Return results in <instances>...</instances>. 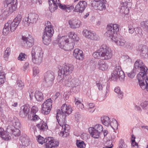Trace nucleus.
I'll return each instance as SVG.
<instances>
[{"label": "nucleus", "mask_w": 148, "mask_h": 148, "mask_svg": "<svg viewBox=\"0 0 148 148\" xmlns=\"http://www.w3.org/2000/svg\"><path fill=\"white\" fill-rule=\"evenodd\" d=\"M72 110L71 106L64 104L61 107V110H57L56 118L58 124L62 128V131L59 133V135L65 137L69 136L68 131L70 129V127L66 123V117L67 115L71 114Z\"/></svg>", "instance_id": "obj_1"}, {"label": "nucleus", "mask_w": 148, "mask_h": 148, "mask_svg": "<svg viewBox=\"0 0 148 148\" xmlns=\"http://www.w3.org/2000/svg\"><path fill=\"white\" fill-rule=\"evenodd\" d=\"M45 27L43 33L42 41L43 43L48 45L51 42V38L54 33L53 27L51 25V23L47 21L45 23Z\"/></svg>", "instance_id": "obj_2"}, {"label": "nucleus", "mask_w": 148, "mask_h": 148, "mask_svg": "<svg viewBox=\"0 0 148 148\" xmlns=\"http://www.w3.org/2000/svg\"><path fill=\"white\" fill-rule=\"evenodd\" d=\"M22 16L21 14H18L14 19L13 21L10 23V21L6 23L3 29V34L6 35L9 32V27L10 30L11 32L14 31L21 22Z\"/></svg>", "instance_id": "obj_3"}, {"label": "nucleus", "mask_w": 148, "mask_h": 148, "mask_svg": "<svg viewBox=\"0 0 148 148\" xmlns=\"http://www.w3.org/2000/svg\"><path fill=\"white\" fill-rule=\"evenodd\" d=\"M57 42L59 47L65 50L70 51L73 49L74 43H71L67 36H58Z\"/></svg>", "instance_id": "obj_4"}, {"label": "nucleus", "mask_w": 148, "mask_h": 148, "mask_svg": "<svg viewBox=\"0 0 148 148\" xmlns=\"http://www.w3.org/2000/svg\"><path fill=\"white\" fill-rule=\"evenodd\" d=\"M107 31L105 33V36L108 37L113 41L114 38H116L114 36L119 31V26L116 24H110L107 25Z\"/></svg>", "instance_id": "obj_5"}, {"label": "nucleus", "mask_w": 148, "mask_h": 148, "mask_svg": "<svg viewBox=\"0 0 148 148\" xmlns=\"http://www.w3.org/2000/svg\"><path fill=\"white\" fill-rule=\"evenodd\" d=\"M102 126L100 124H97L93 127L89 128L88 131L91 136L95 138H99L103 131Z\"/></svg>", "instance_id": "obj_6"}, {"label": "nucleus", "mask_w": 148, "mask_h": 148, "mask_svg": "<svg viewBox=\"0 0 148 148\" xmlns=\"http://www.w3.org/2000/svg\"><path fill=\"white\" fill-rule=\"evenodd\" d=\"M137 77L140 88L143 90L146 89L148 92V74H144L140 73L138 74Z\"/></svg>", "instance_id": "obj_7"}, {"label": "nucleus", "mask_w": 148, "mask_h": 148, "mask_svg": "<svg viewBox=\"0 0 148 148\" xmlns=\"http://www.w3.org/2000/svg\"><path fill=\"white\" fill-rule=\"evenodd\" d=\"M125 77L124 72L122 70L120 66H118L115 67L112 73L111 79L114 81L119 79L121 81L123 80Z\"/></svg>", "instance_id": "obj_8"}, {"label": "nucleus", "mask_w": 148, "mask_h": 148, "mask_svg": "<svg viewBox=\"0 0 148 148\" xmlns=\"http://www.w3.org/2000/svg\"><path fill=\"white\" fill-rule=\"evenodd\" d=\"M101 58L102 60H107L110 59L112 56L111 49L106 45H103L101 47Z\"/></svg>", "instance_id": "obj_9"}, {"label": "nucleus", "mask_w": 148, "mask_h": 148, "mask_svg": "<svg viewBox=\"0 0 148 148\" xmlns=\"http://www.w3.org/2000/svg\"><path fill=\"white\" fill-rule=\"evenodd\" d=\"M52 106V100L51 98L46 100L42 105L41 112L45 114H47L50 112Z\"/></svg>", "instance_id": "obj_10"}, {"label": "nucleus", "mask_w": 148, "mask_h": 148, "mask_svg": "<svg viewBox=\"0 0 148 148\" xmlns=\"http://www.w3.org/2000/svg\"><path fill=\"white\" fill-rule=\"evenodd\" d=\"M74 69L73 66L71 64H64L62 68L58 72L63 75L66 76L71 73Z\"/></svg>", "instance_id": "obj_11"}, {"label": "nucleus", "mask_w": 148, "mask_h": 148, "mask_svg": "<svg viewBox=\"0 0 148 148\" xmlns=\"http://www.w3.org/2000/svg\"><path fill=\"white\" fill-rule=\"evenodd\" d=\"M82 34L86 38L92 40H98L99 39V36L94 32L90 30L84 29L82 32Z\"/></svg>", "instance_id": "obj_12"}, {"label": "nucleus", "mask_w": 148, "mask_h": 148, "mask_svg": "<svg viewBox=\"0 0 148 148\" xmlns=\"http://www.w3.org/2000/svg\"><path fill=\"white\" fill-rule=\"evenodd\" d=\"M17 0H5L4 6L5 8L8 7L10 12H13L17 9Z\"/></svg>", "instance_id": "obj_13"}, {"label": "nucleus", "mask_w": 148, "mask_h": 148, "mask_svg": "<svg viewBox=\"0 0 148 148\" xmlns=\"http://www.w3.org/2000/svg\"><path fill=\"white\" fill-rule=\"evenodd\" d=\"M38 109L37 107L35 106H33L30 113L29 114L28 116V119L29 120H32V121H41V120L39 117L36 114V113L38 111Z\"/></svg>", "instance_id": "obj_14"}, {"label": "nucleus", "mask_w": 148, "mask_h": 148, "mask_svg": "<svg viewBox=\"0 0 148 148\" xmlns=\"http://www.w3.org/2000/svg\"><path fill=\"white\" fill-rule=\"evenodd\" d=\"M46 140L45 146L46 148H55L59 145V142L54 139L53 138L48 137Z\"/></svg>", "instance_id": "obj_15"}, {"label": "nucleus", "mask_w": 148, "mask_h": 148, "mask_svg": "<svg viewBox=\"0 0 148 148\" xmlns=\"http://www.w3.org/2000/svg\"><path fill=\"white\" fill-rule=\"evenodd\" d=\"M131 3L127 2V1L125 0H122L121 4V7L120 8V12L125 14H127L129 12L130 7L129 5H130Z\"/></svg>", "instance_id": "obj_16"}, {"label": "nucleus", "mask_w": 148, "mask_h": 148, "mask_svg": "<svg viewBox=\"0 0 148 148\" xmlns=\"http://www.w3.org/2000/svg\"><path fill=\"white\" fill-rule=\"evenodd\" d=\"M134 67L136 69H137L140 71H141L138 74L140 73H142L144 74H148L147 73V68L143 64L141 60H138L136 61L135 63Z\"/></svg>", "instance_id": "obj_17"}, {"label": "nucleus", "mask_w": 148, "mask_h": 148, "mask_svg": "<svg viewBox=\"0 0 148 148\" xmlns=\"http://www.w3.org/2000/svg\"><path fill=\"white\" fill-rule=\"evenodd\" d=\"M136 49L140 52L141 57L145 58L148 57V48L147 46L143 45H139L136 47Z\"/></svg>", "instance_id": "obj_18"}, {"label": "nucleus", "mask_w": 148, "mask_h": 148, "mask_svg": "<svg viewBox=\"0 0 148 148\" xmlns=\"http://www.w3.org/2000/svg\"><path fill=\"white\" fill-rule=\"evenodd\" d=\"M87 6V3L85 1H80L75 6L74 11L79 13L83 12Z\"/></svg>", "instance_id": "obj_19"}, {"label": "nucleus", "mask_w": 148, "mask_h": 148, "mask_svg": "<svg viewBox=\"0 0 148 148\" xmlns=\"http://www.w3.org/2000/svg\"><path fill=\"white\" fill-rule=\"evenodd\" d=\"M38 15L35 13H30L28 14L27 17L25 18V19L27 22V25L30 23H36L38 18Z\"/></svg>", "instance_id": "obj_20"}, {"label": "nucleus", "mask_w": 148, "mask_h": 148, "mask_svg": "<svg viewBox=\"0 0 148 148\" xmlns=\"http://www.w3.org/2000/svg\"><path fill=\"white\" fill-rule=\"evenodd\" d=\"M69 24L71 28L76 29L82 25L81 21L77 19L73 18L69 21Z\"/></svg>", "instance_id": "obj_21"}, {"label": "nucleus", "mask_w": 148, "mask_h": 148, "mask_svg": "<svg viewBox=\"0 0 148 148\" xmlns=\"http://www.w3.org/2000/svg\"><path fill=\"white\" fill-rule=\"evenodd\" d=\"M49 5V8L51 12H53L56 10L58 6H61V4L60 3L59 0H48Z\"/></svg>", "instance_id": "obj_22"}, {"label": "nucleus", "mask_w": 148, "mask_h": 148, "mask_svg": "<svg viewBox=\"0 0 148 148\" xmlns=\"http://www.w3.org/2000/svg\"><path fill=\"white\" fill-rule=\"evenodd\" d=\"M44 79L46 83H51L54 79V73L51 71L46 72L44 75Z\"/></svg>", "instance_id": "obj_23"}, {"label": "nucleus", "mask_w": 148, "mask_h": 148, "mask_svg": "<svg viewBox=\"0 0 148 148\" xmlns=\"http://www.w3.org/2000/svg\"><path fill=\"white\" fill-rule=\"evenodd\" d=\"M30 107L28 105H25L22 106L19 112L20 116L22 117H26L27 114L29 113Z\"/></svg>", "instance_id": "obj_24"}, {"label": "nucleus", "mask_w": 148, "mask_h": 148, "mask_svg": "<svg viewBox=\"0 0 148 148\" xmlns=\"http://www.w3.org/2000/svg\"><path fill=\"white\" fill-rule=\"evenodd\" d=\"M43 56V53L32 56V62L35 64H40L42 61Z\"/></svg>", "instance_id": "obj_25"}, {"label": "nucleus", "mask_w": 148, "mask_h": 148, "mask_svg": "<svg viewBox=\"0 0 148 148\" xmlns=\"http://www.w3.org/2000/svg\"><path fill=\"white\" fill-rule=\"evenodd\" d=\"M73 55L74 57L77 59L81 60L83 59L84 56L83 51L78 49H76L74 50Z\"/></svg>", "instance_id": "obj_26"}, {"label": "nucleus", "mask_w": 148, "mask_h": 148, "mask_svg": "<svg viewBox=\"0 0 148 148\" xmlns=\"http://www.w3.org/2000/svg\"><path fill=\"white\" fill-rule=\"evenodd\" d=\"M97 66L99 69L102 71H105L108 68V66L107 63L102 60H100L98 61Z\"/></svg>", "instance_id": "obj_27"}, {"label": "nucleus", "mask_w": 148, "mask_h": 148, "mask_svg": "<svg viewBox=\"0 0 148 148\" xmlns=\"http://www.w3.org/2000/svg\"><path fill=\"white\" fill-rule=\"evenodd\" d=\"M22 39L24 41L26 42L28 48H30L32 47L34 44V40L33 37L31 36H29L27 37L23 36Z\"/></svg>", "instance_id": "obj_28"}, {"label": "nucleus", "mask_w": 148, "mask_h": 148, "mask_svg": "<svg viewBox=\"0 0 148 148\" xmlns=\"http://www.w3.org/2000/svg\"><path fill=\"white\" fill-rule=\"evenodd\" d=\"M69 39L71 43H74L75 41H78L79 38L77 34L73 32H71L68 33Z\"/></svg>", "instance_id": "obj_29"}, {"label": "nucleus", "mask_w": 148, "mask_h": 148, "mask_svg": "<svg viewBox=\"0 0 148 148\" xmlns=\"http://www.w3.org/2000/svg\"><path fill=\"white\" fill-rule=\"evenodd\" d=\"M113 41L117 45L121 47H123L125 45V40L121 37L120 38L116 37V38H114Z\"/></svg>", "instance_id": "obj_30"}, {"label": "nucleus", "mask_w": 148, "mask_h": 148, "mask_svg": "<svg viewBox=\"0 0 148 148\" xmlns=\"http://www.w3.org/2000/svg\"><path fill=\"white\" fill-rule=\"evenodd\" d=\"M20 140L21 141L22 145L24 146H27L30 144L29 138L26 135L21 136Z\"/></svg>", "instance_id": "obj_31"}, {"label": "nucleus", "mask_w": 148, "mask_h": 148, "mask_svg": "<svg viewBox=\"0 0 148 148\" xmlns=\"http://www.w3.org/2000/svg\"><path fill=\"white\" fill-rule=\"evenodd\" d=\"M101 121L103 125L106 126H109L111 124L110 118L107 116H104L101 118Z\"/></svg>", "instance_id": "obj_32"}, {"label": "nucleus", "mask_w": 148, "mask_h": 148, "mask_svg": "<svg viewBox=\"0 0 148 148\" xmlns=\"http://www.w3.org/2000/svg\"><path fill=\"white\" fill-rule=\"evenodd\" d=\"M34 95L37 101L40 102L43 100L44 96L41 92L39 91H36L34 93Z\"/></svg>", "instance_id": "obj_33"}, {"label": "nucleus", "mask_w": 148, "mask_h": 148, "mask_svg": "<svg viewBox=\"0 0 148 148\" xmlns=\"http://www.w3.org/2000/svg\"><path fill=\"white\" fill-rule=\"evenodd\" d=\"M40 53H43L41 51V48L37 46H34L32 49V56L39 55Z\"/></svg>", "instance_id": "obj_34"}, {"label": "nucleus", "mask_w": 148, "mask_h": 148, "mask_svg": "<svg viewBox=\"0 0 148 148\" xmlns=\"http://www.w3.org/2000/svg\"><path fill=\"white\" fill-rule=\"evenodd\" d=\"M79 98H75V104L77 106V107L79 110H82L84 108V106L81 101L79 100Z\"/></svg>", "instance_id": "obj_35"}, {"label": "nucleus", "mask_w": 148, "mask_h": 148, "mask_svg": "<svg viewBox=\"0 0 148 148\" xmlns=\"http://www.w3.org/2000/svg\"><path fill=\"white\" fill-rule=\"evenodd\" d=\"M37 127L41 131H44L47 127V125L46 123L43 121H41L40 124H38L36 125Z\"/></svg>", "instance_id": "obj_36"}, {"label": "nucleus", "mask_w": 148, "mask_h": 148, "mask_svg": "<svg viewBox=\"0 0 148 148\" xmlns=\"http://www.w3.org/2000/svg\"><path fill=\"white\" fill-rule=\"evenodd\" d=\"M110 123L111 124H110V126L114 130H116L118 129V123L115 119H112Z\"/></svg>", "instance_id": "obj_37"}, {"label": "nucleus", "mask_w": 148, "mask_h": 148, "mask_svg": "<svg viewBox=\"0 0 148 148\" xmlns=\"http://www.w3.org/2000/svg\"><path fill=\"white\" fill-rule=\"evenodd\" d=\"M114 92L118 94L119 98L122 99L123 97V93L121 91L120 87H116L114 89Z\"/></svg>", "instance_id": "obj_38"}, {"label": "nucleus", "mask_w": 148, "mask_h": 148, "mask_svg": "<svg viewBox=\"0 0 148 148\" xmlns=\"http://www.w3.org/2000/svg\"><path fill=\"white\" fill-rule=\"evenodd\" d=\"M140 24L144 30L148 32V20L142 21Z\"/></svg>", "instance_id": "obj_39"}, {"label": "nucleus", "mask_w": 148, "mask_h": 148, "mask_svg": "<svg viewBox=\"0 0 148 148\" xmlns=\"http://www.w3.org/2000/svg\"><path fill=\"white\" fill-rule=\"evenodd\" d=\"M106 8V6L103 2L102 1H98L97 10L101 11L105 10Z\"/></svg>", "instance_id": "obj_40"}, {"label": "nucleus", "mask_w": 148, "mask_h": 148, "mask_svg": "<svg viewBox=\"0 0 148 148\" xmlns=\"http://www.w3.org/2000/svg\"><path fill=\"white\" fill-rule=\"evenodd\" d=\"M11 53V49L10 47H7L5 51L3 57L5 60H7Z\"/></svg>", "instance_id": "obj_41"}, {"label": "nucleus", "mask_w": 148, "mask_h": 148, "mask_svg": "<svg viewBox=\"0 0 148 148\" xmlns=\"http://www.w3.org/2000/svg\"><path fill=\"white\" fill-rule=\"evenodd\" d=\"M101 50V47L93 53V56L95 58H101V52L100 51Z\"/></svg>", "instance_id": "obj_42"}, {"label": "nucleus", "mask_w": 148, "mask_h": 148, "mask_svg": "<svg viewBox=\"0 0 148 148\" xmlns=\"http://www.w3.org/2000/svg\"><path fill=\"white\" fill-rule=\"evenodd\" d=\"M76 144L78 148H84L86 145L83 141L77 140Z\"/></svg>", "instance_id": "obj_43"}, {"label": "nucleus", "mask_w": 148, "mask_h": 148, "mask_svg": "<svg viewBox=\"0 0 148 148\" xmlns=\"http://www.w3.org/2000/svg\"><path fill=\"white\" fill-rule=\"evenodd\" d=\"M59 7L61 9L64 10H73L74 8V5H73L69 7V6H66L65 5H62L61 4V6H59Z\"/></svg>", "instance_id": "obj_44"}, {"label": "nucleus", "mask_w": 148, "mask_h": 148, "mask_svg": "<svg viewBox=\"0 0 148 148\" xmlns=\"http://www.w3.org/2000/svg\"><path fill=\"white\" fill-rule=\"evenodd\" d=\"M37 140L38 142L40 144L42 145L44 143L46 142V140L47 139V138H45L44 139V138L41 136L39 135L37 137Z\"/></svg>", "instance_id": "obj_45"}, {"label": "nucleus", "mask_w": 148, "mask_h": 148, "mask_svg": "<svg viewBox=\"0 0 148 148\" xmlns=\"http://www.w3.org/2000/svg\"><path fill=\"white\" fill-rule=\"evenodd\" d=\"M34 94V90L31 89H29L26 94V96L29 97L31 100L33 99Z\"/></svg>", "instance_id": "obj_46"}, {"label": "nucleus", "mask_w": 148, "mask_h": 148, "mask_svg": "<svg viewBox=\"0 0 148 148\" xmlns=\"http://www.w3.org/2000/svg\"><path fill=\"white\" fill-rule=\"evenodd\" d=\"M27 58V56L25 53H21L19 54L18 59L21 61H23L25 60Z\"/></svg>", "instance_id": "obj_47"}, {"label": "nucleus", "mask_w": 148, "mask_h": 148, "mask_svg": "<svg viewBox=\"0 0 148 148\" xmlns=\"http://www.w3.org/2000/svg\"><path fill=\"white\" fill-rule=\"evenodd\" d=\"M19 128H15L14 130L12 133V134L15 136V137H17L20 134V132Z\"/></svg>", "instance_id": "obj_48"}, {"label": "nucleus", "mask_w": 148, "mask_h": 148, "mask_svg": "<svg viewBox=\"0 0 148 148\" xmlns=\"http://www.w3.org/2000/svg\"><path fill=\"white\" fill-rule=\"evenodd\" d=\"M143 109L146 110L148 108V101H145L142 102L140 104Z\"/></svg>", "instance_id": "obj_49"}, {"label": "nucleus", "mask_w": 148, "mask_h": 148, "mask_svg": "<svg viewBox=\"0 0 148 148\" xmlns=\"http://www.w3.org/2000/svg\"><path fill=\"white\" fill-rule=\"evenodd\" d=\"M122 58L124 62L127 63H131V59L127 55L123 56Z\"/></svg>", "instance_id": "obj_50"}, {"label": "nucleus", "mask_w": 148, "mask_h": 148, "mask_svg": "<svg viewBox=\"0 0 148 148\" xmlns=\"http://www.w3.org/2000/svg\"><path fill=\"white\" fill-rule=\"evenodd\" d=\"M126 73L128 77L130 78H133L136 75L135 71L134 70H133L130 72H126Z\"/></svg>", "instance_id": "obj_51"}, {"label": "nucleus", "mask_w": 148, "mask_h": 148, "mask_svg": "<svg viewBox=\"0 0 148 148\" xmlns=\"http://www.w3.org/2000/svg\"><path fill=\"white\" fill-rule=\"evenodd\" d=\"M16 86H17L18 88V89L22 90L24 86V84L21 81L18 80L16 82Z\"/></svg>", "instance_id": "obj_52"}, {"label": "nucleus", "mask_w": 148, "mask_h": 148, "mask_svg": "<svg viewBox=\"0 0 148 148\" xmlns=\"http://www.w3.org/2000/svg\"><path fill=\"white\" fill-rule=\"evenodd\" d=\"M5 81V74L4 73H2L0 75V84L4 83Z\"/></svg>", "instance_id": "obj_53"}, {"label": "nucleus", "mask_w": 148, "mask_h": 148, "mask_svg": "<svg viewBox=\"0 0 148 148\" xmlns=\"http://www.w3.org/2000/svg\"><path fill=\"white\" fill-rule=\"evenodd\" d=\"M15 128V127L12 125H11L8 126L6 129V132L11 134Z\"/></svg>", "instance_id": "obj_54"}, {"label": "nucleus", "mask_w": 148, "mask_h": 148, "mask_svg": "<svg viewBox=\"0 0 148 148\" xmlns=\"http://www.w3.org/2000/svg\"><path fill=\"white\" fill-rule=\"evenodd\" d=\"M12 12L10 13L9 11V8H8V10L4 11L3 13L1 14L2 16L4 18H6L10 14H11Z\"/></svg>", "instance_id": "obj_55"}, {"label": "nucleus", "mask_w": 148, "mask_h": 148, "mask_svg": "<svg viewBox=\"0 0 148 148\" xmlns=\"http://www.w3.org/2000/svg\"><path fill=\"white\" fill-rule=\"evenodd\" d=\"M119 148H125L126 147V145L123 140L121 139L119 143Z\"/></svg>", "instance_id": "obj_56"}, {"label": "nucleus", "mask_w": 148, "mask_h": 148, "mask_svg": "<svg viewBox=\"0 0 148 148\" xmlns=\"http://www.w3.org/2000/svg\"><path fill=\"white\" fill-rule=\"evenodd\" d=\"M98 1H91V6L93 8H94L97 9V6Z\"/></svg>", "instance_id": "obj_57"}, {"label": "nucleus", "mask_w": 148, "mask_h": 148, "mask_svg": "<svg viewBox=\"0 0 148 148\" xmlns=\"http://www.w3.org/2000/svg\"><path fill=\"white\" fill-rule=\"evenodd\" d=\"M1 137L3 139L5 140H8L11 139V137L7 132L4 134Z\"/></svg>", "instance_id": "obj_58"}, {"label": "nucleus", "mask_w": 148, "mask_h": 148, "mask_svg": "<svg viewBox=\"0 0 148 148\" xmlns=\"http://www.w3.org/2000/svg\"><path fill=\"white\" fill-rule=\"evenodd\" d=\"M129 32L131 34H132L134 32L135 28L131 25H129Z\"/></svg>", "instance_id": "obj_59"}, {"label": "nucleus", "mask_w": 148, "mask_h": 148, "mask_svg": "<svg viewBox=\"0 0 148 148\" xmlns=\"http://www.w3.org/2000/svg\"><path fill=\"white\" fill-rule=\"evenodd\" d=\"M29 63L27 62H26L24 64L23 67V70L25 72H27L28 70L29 67Z\"/></svg>", "instance_id": "obj_60"}, {"label": "nucleus", "mask_w": 148, "mask_h": 148, "mask_svg": "<svg viewBox=\"0 0 148 148\" xmlns=\"http://www.w3.org/2000/svg\"><path fill=\"white\" fill-rule=\"evenodd\" d=\"M75 121L77 122L79 121L80 118V115L79 113H76L75 115Z\"/></svg>", "instance_id": "obj_61"}, {"label": "nucleus", "mask_w": 148, "mask_h": 148, "mask_svg": "<svg viewBox=\"0 0 148 148\" xmlns=\"http://www.w3.org/2000/svg\"><path fill=\"white\" fill-rule=\"evenodd\" d=\"M63 75L62 74H61L59 72L58 75L57 77V79L59 82H60L63 78Z\"/></svg>", "instance_id": "obj_62"}, {"label": "nucleus", "mask_w": 148, "mask_h": 148, "mask_svg": "<svg viewBox=\"0 0 148 148\" xmlns=\"http://www.w3.org/2000/svg\"><path fill=\"white\" fill-rule=\"evenodd\" d=\"M33 73L34 75H36L39 73V71L37 67H34L33 68Z\"/></svg>", "instance_id": "obj_63"}, {"label": "nucleus", "mask_w": 148, "mask_h": 148, "mask_svg": "<svg viewBox=\"0 0 148 148\" xmlns=\"http://www.w3.org/2000/svg\"><path fill=\"white\" fill-rule=\"evenodd\" d=\"M81 137L83 140H85L88 138V135L86 133H83L81 135Z\"/></svg>", "instance_id": "obj_64"}]
</instances>
